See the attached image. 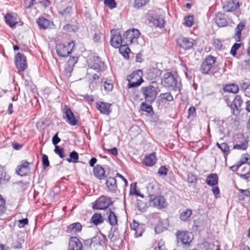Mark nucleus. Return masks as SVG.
I'll list each match as a JSON object with an SVG mask.
<instances>
[{"label": "nucleus", "instance_id": "f257e3e1", "mask_svg": "<svg viewBox=\"0 0 250 250\" xmlns=\"http://www.w3.org/2000/svg\"><path fill=\"white\" fill-rule=\"evenodd\" d=\"M216 61L215 57L208 56L203 61L200 67L201 72L204 74H207L210 70L213 75H215L216 72L213 68V65Z\"/></svg>", "mask_w": 250, "mask_h": 250}, {"label": "nucleus", "instance_id": "f03ea898", "mask_svg": "<svg viewBox=\"0 0 250 250\" xmlns=\"http://www.w3.org/2000/svg\"><path fill=\"white\" fill-rule=\"evenodd\" d=\"M142 92L146 102L149 104H152L155 101L158 94L156 87L151 85L142 87Z\"/></svg>", "mask_w": 250, "mask_h": 250}, {"label": "nucleus", "instance_id": "7ed1b4c3", "mask_svg": "<svg viewBox=\"0 0 250 250\" xmlns=\"http://www.w3.org/2000/svg\"><path fill=\"white\" fill-rule=\"evenodd\" d=\"M140 35V32L138 29H128L124 33L123 42L130 44L137 41Z\"/></svg>", "mask_w": 250, "mask_h": 250}, {"label": "nucleus", "instance_id": "20e7f679", "mask_svg": "<svg viewBox=\"0 0 250 250\" xmlns=\"http://www.w3.org/2000/svg\"><path fill=\"white\" fill-rule=\"evenodd\" d=\"M140 72L141 70L138 69L127 76V80L128 82L127 87L129 88L137 87L141 85Z\"/></svg>", "mask_w": 250, "mask_h": 250}, {"label": "nucleus", "instance_id": "39448f33", "mask_svg": "<svg viewBox=\"0 0 250 250\" xmlns=\"http://www.w3.org/2000/svg\"><path fill=\"white\" fill-rule=\"evenodd\" d=\"M110 198L102 196L98 198L93 204L92 208L94 209H106L112 204Z\"/></svg>", "mask_w": 250, "mask_h": 250}, {"label": "nucleus", "instance_id": "423d86ee", "mask_svg": "<svg viewBox=\"0 0 250 250\" xmlns=\"http://www.w3.org/2000/svg\"><path fill=\"white\" fill-rule=\"evenodd\" d=\"M74 47V43L73 42H69L65 45L60 44L57 45L56 51L59 56L61 57H66L70 54Z\"/></svg>", "mask_w": 250, "mask_h": 250}, {"label": "nucleus", "instance_id": "0eeeda50", "mask_svg": "<svg viewBox=\"0 0 250 250\" xmlns=\"http://www.w3.org/2000/svg\"><path fill=\"white\" fill-rule=\"evenodd\" d=\"M153 195L151 196L149 200V205L155 207L159 209H162L167 207V203L163 196H158L152 198Z\"/></svg>", "mask_w": 250, "mask_h": 250}, {"label": "nucleus", "instance_id": "6e6552de", "mask_svg": "<svg viewBox=\"0 0 250 250\" xmlns=\"http://www.w3.org/2000/svg\"><path fill=\"white\" fill-rule=\"evenodd\" d=\"M162 83L165 87L174 88L176 86L177 79L171 72H167L163 76Z\"/></svg>", "mask_w": 250, "mask_h": 250}, {"label": "nucleus", "instance_id": "1a4fd4ad", "mask_svg": "<svg viewBox=\"0 0 250 250\" xmlns=\"http://www.w3.org/2000/svg\"><path fill=\"white\" fill-rule=\"evenodd\" d=\"M88 66L98 71H103L104 69V63L98 57H92L87 61Z\"/></svg>", "mask_w": 250, "mask_h": 250}, {"label": "nucleus", "instance_id": "9d476101", "mask_svg": "<svg viewBox=\"0 0 250 250\" xmlns=\"http://www.w3.org/2000/svg\"><path fill=\"white\" fill-rule=\"evenodd\" d=\"M111 33L112 37L110 40V43L113 47L118 48L121 45L124 43L123 38H122L119 32L113 29L111 31Z\"/></svg>", "mask_w": 250, "mask_h": 250}, {"label": "nucleus", "instance_id": "9b49d317", "mask_svg": "<svg viewBox=\"0 0 250 250\" xmlns=\"http://www.w3.org/2000/svg\"><path fill=\"white\" fill-rule=\"evenodd\" d=\"M31 165L32 163L26 161L21 162V164L17 167L16 169V173L21 176L27 175L30 173L29 166Z\"/></svg>", "mask_w": 250, "mask_h": 250}, {"label": "nucleus", "instance_id": "f8f14e48", "mask_svg": "<svg viewBox=\"0 0 250 250\" xmlns=\"http://www.w3.org/2000/svg\"><path fill=\"white\" fill-rule=\"evenodd\" d=\"M15 62L17 68L21 71H23L26 68V61L25 56L21 53L16 54Z\"/></svg>", "mask_w": 250, "mask_h": 250}, {"label": "nucleus", "instance_id": "ddd939ff", "mask_svg": "<svg viewBox=\"0 0 250 250\" xmlns=\"http://www.w3.org/2000/svg\"><path fill=\"white\" fill-rule=\"evenodd\" d=\"M191 234L187 231H177V238L178 242H181L183 244L188 245L192 240Z\"/></svg>", "mask_w": 250, "mask_h": 250}, {"label": "nucleus", "instance_id": "4468645a", "mask_svg": "<svg viewBox=\"0 0 250 250\" xmlns=\"http://www.w3.org/2000/svg\"><path fill=\"white\" fill-rule=\"evenodd\" d=\"M194 41L190 38L180 37L177 40L178 45L185 50H189L192 48L194 45Z\"/></svg>", "mask_w": 250, "mask_h": 250}, {"label": "nucleus", "instance_id": "2eb2a0df", "mask_svg": "<svg viewBox=\"0 0 250 250\" xmlns=\"http://www.w3.org/2000/svg\"><path fill=\"white\" fill-rule=\"evenodd\" d=\"M105 212L104 216L106 218L107 222L112 226H116L117 224V216L115 209L109 208L105 210Z\"/></svg>", "mask_w": 250, "mask_h": 250}, {"label": "nucleus", "instance_id": "dca6fc26", "mask_svg": "<svg viewBox=\"0 0 250 250\" xmlns=\"http://www.w3.org/2000/svg\"><path fill=\"white\" fill-rule=\"evenodd\" d=\"M242 103L243 101L241 97L239 95H236L231 104V108L233 115H237L239 113L241 109V106Z\"/></svg>", "mask_w": 250, "mask_h": 250}, {"label": "nucleus", "instance_id": "f3484780", "mask_svg": "<svg viewBox=\"0 0 250 250\" xmlns=\"http://www.w3.org/2000/svg\"><path fill=\"white\" fill-rule=\"evenodd\" d=\"M147 78L154 83L157 78H159L161 74V71L156 67H152L149 70L146 69Z\"/></svg>", "mask_w": 250, "mask_h": 250}, {"label": "nucleus", "instance_id": "a211bd4d", "mask_svg": "<svg viewBox=\"0 0 250 250\" xmlns=\"http://www.w3.org/2000/svg\"><path fill=\"white\" fill-rule=\"evenodd\" d=\"M83 245L80 240L76 237H72L69 242L68 250H82Z\"/></svg>", "mask_w": 250, "mask_h": 250}, {"label": "nucleus", "instance_id": "6ab92c4d", "mask_svg": "<svg viewBox=\"0 0 250 250\" xmlns=\"http://www.w3.org/2000/svg\"><path fill=\"white\" fill-rule=\"evenodd\" d=\"M110 104L104 102H98L96 103V107L100 113L105 115H109L111 112Z\"/></svg>", "mask_w": 250, "mask_h": 250}, {"label": "nucleus", "instance_id": "aec40b11", "mask_svg": "<svg viewBox=\"0 0 250 250\" xmlns=\"http://www.w3.org/2000/svg\"><path fill=\"white\" fill-rule=\"evenodd\" d=\"M148 20L149 22L151 23L154 26L160 28L164 27L165 23V21L164 18L161 17L149 16Z\"/></svg>", "mask_w": 250, "mask_h": 250}, {"label": "nucleus", "instance_id": "412c9836", "mask_svg": "<svg viewBox=\"0 0 250 250\" xmlns=\"http://www.w3.org/2000/svg\"><path fill=\"white\" fill-rule=\"evenodd\" d=\"M87 243H90V246L93 245L94 247L96 246H101L104 243V236L101 234H97L96 236H94L90 240H87Z\"/></svg>", "mask_w": 250, "mask_h": 250}, {"label": "nucleus", "instance_id": "4be33fe9", "mask_svg": "<svg viewBox=\"0 0 250 250\" xmlns=\"http://www.w3.org/2000/svg\"><path fill=\"white\" fill-rule=\"evenodd\" d=\"M64 109L65 110V114L67 118V122L71 125H75L77 124V121L75 119L73 113L70 108L67 106H65Z\"/></svg>", "mask_w": 250, "mask_h": 250}, {"label": "nucleus", "instance_id": "5701e85b", "mask_svg": "<svg viewBox=\"0 0 250 250\" xmlns=\"http://www.w3.org/2000/svg\"><path fill=\"white\" fill-rule=\"evenodd\" d=\"M157 162L155 153L153 152L146 155L143 160V163L146 166L152 167Z\"/></svg>", "mask_w": 250, "mask_h": 250}, {"label": "nucleus", "instance_id": "b1692460", "mask_svg": "<svg viewBox=\"0 0 250 250\" xmlns=\"http://www.w3.org/2000/svg\"><path fill=\"white\" fill-rule=\"evenodd\" d=\"M240 5L239 2L237 0H230L224 6V9L226 12H229L236 10Z\"/></svg>", "mask_w": 250, "mask_h": 250}, {"label": "nucleus", "instance_id": "393cba45", "mask_svg": "<svg viewBox=\"0 0 250 250\" xmlns=\"http://www.w3.org/2000/svg\"><path fill=\"white\" fill-rule=\"evenodd\" d=\"M241 164L242 166L244 165V168L247 169L248 171L244 174H241V177L249 181L250 180V157L245 158V161L242 162Z\"/></svg>", "mask_w": 250, "mask_h": 250}, {"label": "nucleus", "instance_id": "a878e982", "mask_svg": "<svg viewBox=\"0 0 250 250\" xmlns=\"http://www.w3.org/2000/svg\"><path fill=\"white\" fill-rule=\"evenodd\" d=\"M214 20L219 27H224L228 24L225 15L221 13H218L216 14Z\"/></svg>", "mask_w": 250, "mask_h": 250}, {"label": "nucleus", "instance_id": "bb28decb", "mask_svg": "<svg viewBox=\"0 0 250 250\" xmlns=\"http://www.w3.org/2000/svg\"><path fill=\"white\" fill-rule=\"evenodd\" d=\"M246 26V23L244 21L240 22L235 28V33L234 38L236 42H239L241 39V31Z\"/></svg>", "mask_w": 250, "mask_h": 250}, {"label": "nucleus", "instance_id": "cd10ccee", "mask_svg": "<svg viewBox=\"0 0 250 250\" xmlns=\"http://www.w3.org/2000/svg\"><path fill=\"white\" fill-rule=\"evenodd\" d=\"M94 175L99 179H103L105 177L104 168L100 165H97L93 169Z\"/></svg>", "mask_w": 250, "mask_h": 250}, {"label": "nucleus", "instance_id": "c85d7f7f", "mask_svg": "<svg viewBox=\"0 0 250 250\" xmlns=\"http://www.w3.org/2000/svg\"><path fill=\"white\" fill-rule=\"evenodd\" d=\"M82 227V226L80 223H74L68 227L67 231L72 234H75L81 231Z\"/></svg>", "mask_w": 250, "mask_h": 250}, {"label": "nucleus", "instance_id": "c756f323", "mask_svg": "<svg viewBox=\"0 0 250 250\" xmlns=\"http://www.w3.org/2000/svg\"><path fill=\"white\" fill-rule=\"evenodd\" d=\"M218 177L216 174L211 173L207 176L206 179L207 184L209 186L213 187L218 184Z\"/></svg>", "mask_w": 250, "mask_h": 250}, {"label": "nucleus", "instance_id": "7c9ffc66", "mask_svg": "<svg viewBox=\"0 0 250 250\" xmlns=\"http://www.w3.org/2000/svg\"><path fill=\"white\" fill-rule=\"evenodd\" d=\"M128 43H124L122 45H121L119 47V51L121 54L125 58H128V53L129 52L130 49L128 47Z\"/></svg>", "mask_w": 250, "mask_h": 250}, {"label": "nucleus", "instance_id": "2f4dec72", "mask_svg": "<svg viewBox=\"0 0 250 250\" xmlns=\"http://www.w3.org/2000/svg\"><path fill=\"white\" fill-rule=\"evenodd\" d=\"M107 187L110 191H115L117 188L116 180L113 177H109L106 182Z\"/></svg>", "mask_w": 250, "mask_h": 250}, {"label": "nucleus", "instance_id": "473e14b6", "mask_svg": "<svg viewBox=\"0 0 250 250\" xmlns=\"http://www.w3.org/2000/svg\"><path fill=\"white\" fill-rule=\"evenodd\" d=\"M37 22L40 28L42 29H46L50 25V21H49L43 18H40L37 19Z\"/></svg>", "mask_w": 250, "mask_h": 250}, {"label": "nucleus", "instance_id": "72a5a7b5", "mask_svg": "<svg viewBox=\"0 0 250 250\" xmlns=\"http://www.w3.org/2000/svg\"><path fill=\"white\" fill-rule=\"evenodd\" d=\"M168 227L167 222L166 221L159 223L155 227V231L156 233H160L167 229Z\"/></svg>", "mask_w": 250, "mask_h": 250}, {"label": "nucleus", "instance_id": "f704fd0d", "mask_svg": "<svg viewBox=\"0 0 250 250\" xmlns=\"http://www.w3.org/2000/svg\"><path fill=\"white\" fill-rule=\"evenodd\" d=\"M5 18L6 23L11 27H14L17 23L16 18L11 14H7Z\"/></svg>", "mask_w": 250, "mask_h": 250}, {"label": "nucleus", "instance_id": "c9c22d12", "mask_svg": "<svg viewBox=\"0 0 250 250\" xmlns=\"http://www.w3.org/2000/svg\"><path fill=\"white\" fill-rule=\"evenodd\" d=\"M104 219L100 213H95L93 215L91 218V221L95 225H98L103 222Z\"/></svg>", "mask_w": 250, "mask_h": 250}, {"label": "nucleus", "instance_id": "e433bc0d", "mask_svg": "<svg viewBox=\"0 0 250 250\" xmlns=\"http://www.w3.org/2000/svg\"><path fill=\"white\" fill-rule=\"evenodd\" d=\"M151 104H147L146 103H142V111H144L148 113L150 116L154 114V112Z\"/></svg>", "mask_w": 250, "mask_h": 250}, {"label": "nucleus", "instance_id": "4c0bfd02", "mask_svg": "<svg viewBox=\"0 0 250 250\" xmlns=\"http://www.w3.org/2000/svg\"><path fill=\"white\" fill-rule=\"evenodd\" d=\"M78 153L75 151H73L70 153L69 158H67L66 161L69 163H76L78 162Z\"/></svg>", "mask_w": 250, "mask_h": 250}, {"label": "nucleus", "instance_id": "58836bf2", "mask_svg": "<svg viewBox=\"0 0 250 250\" xmlns=\"http://www.w3.org/2000/svg\"><path fill=\"white\" fill-rule=\"evenodd\" d=\"M192 214V210L190 209H187L180 215V218L182 221H186L190 217Z\"/></svg>", "mask_w": 250, "mask_h": 250}, {"label": "nucleus", "instance_id": "ea45409f", "mask_svg": "<svg viewBox=\"0 0 250 250\" xmlns=\"http://www.w3.org/2000/svg\"><path fill=\"white\" fill-rule=\"evenodd\" d=\"M224 90L226 91L231 92L233 93H236L239 90L238 86L235 84H231L228 85H226L224 88Z\"/></svg>", "mask_w": 250, "mask_h": 250}, {"label": "nucleus", "instance_id": "a19ab883", "mask_svg": "<svg viewBox=\"0 0 250 250\" xmlns=\"http://www.w3.org/2000/svg\"><path fill=\"white\" fill-rule=\"evenodd\" d=\"M217 146L226 155H228L229 154V149L227 143H223L220 144L217 143Z\"/></svg>", "mask_w": 250, "mask_h": 250}, {"label": "nucleus", "instance_id": "79ce46f5", "mask_svg": "<svg viewBox=\"0 0 250 250\" xmlns=\"http://www.w3.org/2000/svg\"><path fill=\"white\" fill-rule=\"evenodd\" d=\"M139 226V223L133 220L132 223L130 224V228L134 232V236L135 237H138L141 236V233H137V228Z\"/></svg>", "mask_w": 250, "mask_h": 250}, {"label": "nucleus", "instance_id": "37998d69", "mask_svg": "<svg viewBox=\"0 0 250 250\" xmlns=\"http://www.w3.org/2000/svg\"><path fill=\"white\" fill-rule=\"evenodd\" d=\"M239 194L238 196L239 199L240 200H244L245 197H250V191L248 189H239Z\"/></svg>", "mask_w": 250, "mask_h": 250}, {"label": "nucleus", "instance_id": "c03bdc74", "mask_svg": "<svg viewBox=\"0 0 250 250\" xmlns=\"http://www.w3.org/2000/svg\"><path fill=\"white\" fill-rule=\"evenodd\" d=\"M155 187V182L153 180H150L148 183L146 185V188L151 197L152 194L153 193V191Z\"/></svg>", "mask_w": 250, "mask_h": 250}, {"label": "nucleus", "instance_id": "a18cd8bd", "mask_svg": "<svg viewBox=\"0 0 250 250\" xmlns=\"http://www.w3.org/2000/svg\"><path fill=\"white\" fill-rule=\"evenodd\" d=\"M160 98L161 100H165L168 102H171L173 100V96L168 92L161 93L160 95Z\"/></svg>", "mask_w": 250, "mask_h": 250}, {"label": "nucleus", "instance_id": "49530a36", "mask_svg": "<svg viewBox=\"0 0 250 250\" xmlns=\"http://www.w3.org/2000/svg\"><path fill=\"white\" fill-rule=\"evenodd\" d=\"M194 17L193 16L189 15L185 18V25L188 27L193 25Z\"/></svg>", "mask_w": 250, "mask_h": 250}, {"label": "nucleus", "instance_id": "de8ad7c7", "mask_svg": "<svg viewBox=\"0 0 250 250\" xmlns=\"http://www.w3.org/2000/svg\"><path fill=\"white\" fill-rule=\"evenodd\" d=\"M130 194L136 195L137 196H141V193H140L139 191H138L136 189V183L131 184Z\"/></svg>", "mask_w": 250, "mask_h": 250}, {"label": "nucleus", "instance_id": "09e8293b", "mask_svg": "<svg viewBox=\"0 0 250 250\" xmlns=\"http://www.w3.org/2000/svg\"><path fill=\"white\" fill-rule=\"evenodd\" d=\"M248 144L247 141H245L241 144H237L233 146V149L246 150L248 147Z\"/></svg>", "mask_w": 250, "mask_h": 250}, {"label": "nucleus", "instance_id": "8fccbe9b", "mask_svg": "<svg viewBox=\"0 0 250 250\" xmlns=\"http://www.w3.org/2000/svg\"><path fill=\"white\" fill-rule=\"evenodd\" d=\"M104 4L110 9L114 8L116 6L115 0H104Z\"/></svg>", "mask_w": 250, "mask_h": 250}, {"label": "nucleus", "instance_id": "3c124183", "mask_svg": "<svg viewBox=\"0 0 250 250\" xmlns=\"http://www.w3.org/2000/svg\"><path fill=\"white\" fill-rule=\"evenodd\" d=\"M54 151L60 157V158H63L64 157V150L63 148L60 147L58 146H56Z\"/></svg>", "mask_w": 250, "mask_h": 250}, {"label": "nucleus", "instance_id": "603ef678", "mask_svg": "<svg viewBox=\"0 0 250 250\" xmlns=\"http://www.w3.org/2000/svg\"><path fill=\"white\" fill-rule=\"evenodd\" d=\"M168 169L166 166H161L158 169V173L160 176H166L167 174Z\"/></svg>", "mask_w": 250, "mask_h": 250}, {"label": "nucleus", "instance_id": "864d4df0", "mask_svg": "<svg viewBox=\"0 0 250 250\" xmlns=\"http://www.w3.org/2000/svg\"><path fill=\"white\" fill-rule=\"evenodd\" d=\"M188 180L189 183H194L197 180V177L191 172L188 174Z\"/></svg>", "mask_w": 250, "mask_h": 250}, {"label": "nucleus", "instance_id": "5fc2aeb1", "mask_svg": "<svg viewBox=\"0 0 250 250\" xmlns=\"http://www.w3.org/2000/svg\"><path fill=\"white\" fill-rule=\"evenodd\" d=\"M241 44L240 43H235L231 48L230 53L233 56H235L237 50L240 47Z\"/></svg>", "mask_w": 250, "mask_h": 250}, {"label": "nucleus", "instance_id": "6e6d98bb", "mask_svg": "<svg viewBox=\"0 0 250 250\" xmlns=\"http://www.w3.org/2000/svg\"><path fill=\"white\" fill-rule=\"evenodd\" d=\"M113 85L110 82H104V88L106 91H110L113 89Z\"/></svg>", "mask_w": 250, "mask_h": 250}, {"label": "nucleus", "instance_id": "4d7b16f0", "mask_svg": "<svg viewBox=\"0 0 250 250\" xmlns=\"http://www.w3.org/2000/svg\"><path fill=\"white\" fill-rule=\"evenodd\" d=\"M42 162L43 167L45 168L49 166V162L48 156L45 154H43L42 157Z\"/></svg>", "mask_w": 250, "mask_h": 250}, {"label": "nucleus", "instance_id": "13d9d810", "mask_svg": "<svg viewBox=\"0 0 250 250\" xmlns=\"http://www.w3.org/2000/svg\"><path fill=\"white\" fill-rule=\"evenodd\" d=\"M241 88L245 90V95L248 97H250V94H248L249 91L250 90L249 84L246 83H244L241 85Z\"/></svg>", "mask_w": 250, "mask_h": 250}, {"label": "nucleus", "instance_id": "bf43d9fd", "mask_svg": "<svg viewBox=\"0 0 250 250\" xmlns=\"http://www.w3.org/2000/svg\"><path fill=\"white\" fill-rule=\"evenodd\" d=\"M5 173L2 170H0V184H3V182L2 181H4L5 182H7L10 177L9 176H8L7 177H5L3 179V177L5 176Z\"/></svg>", "mask_w": 250, "mask_h": 250}, {"label": "nucleus", "instance_id": "052dcab7", "mask_svg": "<svg viewBox=\"0 0 250 250\" xmlns=\"http://www.w3.org/2000/svg\"><path fill=\"white\" fill-rule=\"evenodd\" d=\"M188 118H189L190 117H194L196 115V109L193 106H191L189 108L188 110Z\"/></svg>", "mask_w": 250, "mask_h": 250}, {"label": "nucleus", "instance_id": "680f3d73", "mask_svg": "<svg viewBox=\"0 0 250 250\" xmlns=\"http://www.w3.org/2000/svg\"><path fill=\"white\" fill-rule=\"evenodd\" d=\"M35 0H25L24 2V6L25 8H30L33 4Z\"/></svg>", "mask_w": 250, "mask_h": 250}, {"label": "nucleus", "instance_id": "e2e57ef3", "mask_svg": "<svg viewBox=\"0 0 250 250\" xmlns=\"http://www.w3.org/2000/svg\"><path fill=\"white\" fill-rule=\"evenodd\" d=\"M131 2L134 8L139 9L141 7V0H131Z\"/></svg>", "mask_w": 250, "mask_h": 250}, {"label": "nucleus", "instance_id": "0e129e2a", "mask_svg": "<svg viewBox=\"0 0 250 250\" xmlns=\"http://www.w3.org/2000/svg\"><path fill=\"white\" fill-rule=\"evenodd\" d=\"M19 226L20 228H23L26 225L28 224V220L27 218L21 219L19 220Z\"/></svg>", "mask_w": 250, "mask_h": 250}, {"label": "nucleus", "instance_id": "69168bd1", "mask_svg": "<svg viewBox=\"0 0 250 250\" xmlns=\"http://www.w3.org/2000/svg\"><path fill=\"white\" fill-rule=\"evenodd\" d=\"M58 133H57L52 138V143L56 146L61 141V139L58 137Z\"/></svg>", "mask_w": 250, "mask_h": 250}, {"label": "nucleus", "instance_id": "338daca9", "mask_svg": "<svg viewBox=\"0 0 250 250\" xmlns=\"http://www.w3.org/2000/svg\"><path fill=\"white\" fill-rule=\"evenodd\" d=\"M63 29L65 31H75V29L74 27L70 24H66L63 26Z\"/></svg>", "mask_w": 250, "mask_h": 250}, {"label": "nucleus", "instance_id": "774afa93", "mask_svg": "<svg viewBox=\"0 0 250 250\" xmlns=\"http://www.w3.org/2000/svg\"><path fill=\"white\" fill-rule=\"evenodd\" d=\"M72 8L70 7L66 8L62 11H60V13L62 15H65L67 14H69L71 12Z\"/></svg>", "mask_w": 250, "mask_h": 250}]
</instances>
